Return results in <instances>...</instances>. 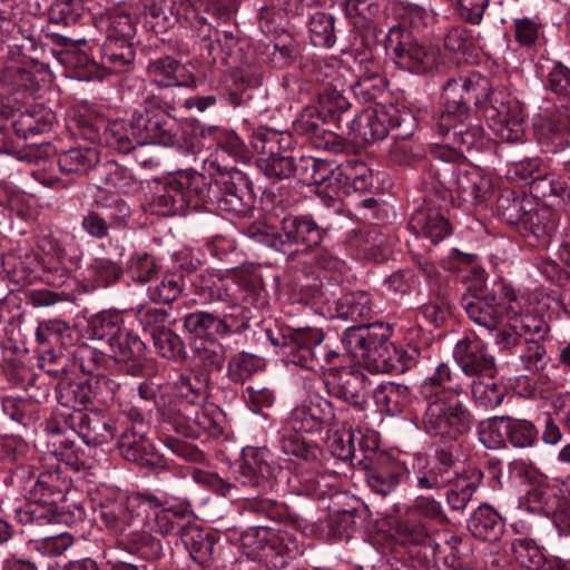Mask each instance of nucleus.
<instances>
[{
    "label": "nucleus",
    "mask_w": 570,
    "mask_h": 570,
    "mask_svg": "<svg viewBox=\"0 0 570 570\" xmlns=\"http://www.w3.org/2000/svg\"><path fill=\"white\" fill-rule=\"evenodd\" d=\"M483 479L478 469L460 470V462L452 449H439L430 465L417 473L416 487L421 490L449 488L445 500L451 510L463 512Z\"/></svg>",
    "instance_id": "f257e3e1"
},
{
    "label": "nucleus",
    "mask_w": 570,
    "mask_h": 570,
    "mask_svg": "<svg viewBox=\"0 0 570 570\" xmlns=\"http://www.w3.org/2000/svg\"><path fill=\"white\" fill-rule=\"evenodd\" d=\"M462 306L473 323L489 331L497 330L507 315H518L522 311L515 291L502 279L465 294Z\"/></svg>",
    "instance_id": "f03ea898"
},
{
    "label": "nucleus",
    "mask_w": 570,
    "mask_h": 570,
    "mask_svg": "<svg viewBox=\"0 0 570 570\" xmlns=\"http://www.w3.org/2000/svg\"><path fill=\"white\" fill-rule=\"evenodd\" d=\"M208 195L209 185L205 175L195 170H181L156 187L150 206L161 216L185 214L188 208L203 207Z\"/></svg>",
    "instance_id": "7ed1b4c3"
},
{
    "label": "nucleus",
    "mask_w": 570,
    "mask_h": 570,
    "mask_svg": "<svg viewBox=\"0 0 570 570\" xmlns=\"http://www.w3.org/2000/svg\"><path fill=\"white\" fill-rule=\"evenodd\" d=\"M246 234L257 243L285 252L291 245H303L306 249L317 247L324 230L309 216L287 215L281 220L279 229L266 223H254Z\"/></svg>",
    "instance_id": "20e7f679"
},
{
    "label": "nucleus",
    "mask_w": 570,
    "mask_h": 570,
    "mask_svg": "<svg viewBox=\"0 0 570 570\" xmlns=\"http://www.w3.org/2000/svg\"><path fill=\"white\" fill-rule=\"evenodd\" d=\"M148 14L157 20L163 30L173 28L176 23L189 28L191 37L203 45L207 55L216 59L215 51L219 47L218 31L199 16L191 0H155L147 9Z\"/></svg>",
    "instance_id": "39448f33"
},
{
    "label": "nucleus",
    "mask_w": 570,
    "mask_h": 570,
    "mask_svg": "<svg viewBox=\"0 0 570 570\" xmlns=\"http://www.w3.org/2000/svg\"><path fill=\"white\" fill-rule=\"evenodd\" d=\"M426 401L422 424L429 435L455 441L471 430L472 415L460 396L439 394Z\"/></svg>",
    "instance_id": "423d86ee"
},
{
    "label": "nucleus",
    "mask_w": 570,
    "mask_h": 570,
    "mask_svg": "<svg viewBox=\"0 0 570 570\" xmlns=\"http://www.w3.org/2000/svg\"><path fill=\"white\" fill-rule=\"evenodd\" d=\"M385 49L392 53L396 66L415 75L434 72L442 62L438 47L420 42L401 26L390 28L385 37Z\"/></svg>",
    "instance_id": "0eeeda50"
},
{
    "label": "nucleus",
    "mask_w": 570,
    "mask_h": 570,
    "mask_svg": "<svg viewBox=\"0 0 570 570\" xmlns=\"http://www.w3.org/2000/svg\"><path fill=\"white\" fill-rule=\"evenodd\" d=\"M390 335V327L382 323L361 324L348 327L342 342L355 356L373 361L377 371L390 372L395 368V350L389 341Z\"/></svg>",
    "instance_id": "6e6552de"
},
{
    "label": "nucleus",
    "mask_w": 570,
    "mask_h": 570,
    "mask_svg": "<svg viewBox=\"0 0 570 570\" xmlns=\"http://www.w3.org/2000/svg\"><path fill=\"white\" fill-rule=\"evenodd\" d=\"M279 471L269 461L265 449L247 448L243 450V462L239 465L237 483L225 481L217 474L206 476V482L213 491L226 497L238 485L257 488L267 493L275 488L276 472Z\"/></svg>",
    "instance_id": "1a4fd4ad"
},
{
    "label": "nucleus",
    "mask_w": 570,
    "mask_h": 570,
    "mask_svg": "<svg viewBox=\"0 0 570 570\" xmlns=\"http://www.w3.org/2000/svg\"><path fill=\"white\" fill-rule=\"evenodd\" d=\"M208 179L209 195L207 203L216 205L220 212L234 216H246L254 209L255 195L252 183L246 175L235 168L219 171Z\"/></svg>",
    "instance_id": "9d476101"
},
{
    "label": "nucleus",
    "mask_w": 570,
    "mask_h": 570,
    "mask_svg": "<svg viewBox=\"0 0 570 570\" xmlns=\"http://www.w3.org/2000/svg\"><path fill=\"white\" fill-rule=\"evenodd\" d=\"M198 288L212 301L246 302L256 308L263 307L266 297L258 276L249 273H234L232 276H200Z\"/></svg>",
    "instance_id": "9b49d317"
},
{
    "label": "nucleus",
    "mask_w": 570,
    "mask_h": 570,
    "mask_svg": "<svg viewBox=\"0 0 570 570\" xmlns=\"http://www.w3.org/2000/svg\"><path fill=\"white\" fill-rule=\"evenodd\" d=\"M489 86V80L476 72L449 79L443 86V111L439 117L438 128L451 126L456 118H469L470 104H483Z\"/></svg>",
    "instance_id": "f8f14e48"
},
{
    "label": "nucleus",
    "mask_w": 570,
    "mask_h": 570,
    "mask_svg": "<svg viewBox=\"0 0 570 570\" xmlns=\"http://www.w3.org/2000/svg\"><path fill=\"white\" fill-rule=\"evenodd\" d=\"M484 102L489 104L484 111L485 119L498 139L507 142L521 140L524 132L521 104L502 91L492 90L490 86L484 94Z\"/></svg>",
    "instance_id": "ddd939ff"
},
{
    "label": "nucleus",
    "mask_w": 570,
    "mask_h": 570,
    "mask_svg": "<svg viewBox=\"0 0 570 570\" xmlns=\"http://www.w3.org/2000/svg\"><path fill=\"white\" fill-rule=\"evenodd\" d=\"M131 129L139 146H175L179 142V125L159 107H145L131 117Z\"/></svg>",
    "instance_id": "4468645a"
},
{
    "label": "nucleus",
    "mask_w": 570,
    "mask_h": 570,
    "mask_svg": "<svg viewBox=\"0 0 570 570\" xmlns=\"http://www.w3.org/2000/svg\"><path fill=\"white\" fill-rule=\"evenodd\" d=\"M438 129L446 146L435 151L438 160L455 161L465 151L481 149L484 146V130L471 115L469 118H456L451 126Z\"/></svg>",
    "instance_id": "2eb2a0df"
},
{
    "label": "nucleus",
    "mask_w": 570,
    "mask_h": 570,
    "mask_svg": "<svg viewBox=\"0 0 570 570\" xmlns=\"http://www.w3.org/2000/svg\"><path fill=\"white\" fill-rule=\"evenodd\" d=\"M97 500L100 520L108 531L121 535L134 524L137 500L107 487L99 490Z\"/></svg>",
    "instance_id": "dca6fc26"
},
{
    "label": "nucleus",
    "mask_w": 570,
    "mask_h": 570,
    "mask_svg": "<svg viewBox=\"0 0 570 570\" xmlns=\"http://www.w3.org/2000/svg\"><path fill=\"white\" fill-rule=\"evenodd\" d=\"M367 460L364 466L366 483L382 497L393 492L409 475L405 464L386 452H373Z\"/></svg>",
    "instance_id": "f3484780"
},
{
    "label": "nucleus",
    "mask_w": 570,
    "mask_h": 570,
    "mask_svg": "<svg viewBox=\"0 0 570 570\" xmlns=\"http://www.w3.org/2000/svg\"><path fill=\"white\" fill-rule=\"evenodd\" d=\"M453 357L464 380L497 374L494 357L488 352L487 344L476 336L459 340L453 348Z\"/></svg>",
    "instance_id": "a211bd4d"
},
{
    "label": "nucleus",
    "mask_w": 570,
    "mask_h": 570,
    "mask_svg": "<svg viewBox=\"0 0 570 570\" xmlns=\"http://www.w3.org/2000/svg\"><path fill=\"white\" fill-rule=\"evenodd\" d=\"M400 126L397 117L387 111L364 110L353 119L346 120L351 139L355 142L373 144L384 139L390 128Z\"/></svg>",
    "instance_id": "6ab92c4d"
},
{
    "label": "nucleus",
    "mask_w": 570,
    "mask_h": 570,
    "mask_svg": "<svg viewBox=\"0 0 570 570\" xmlns=\"http://www.w3.org/2000/svg\"><path fill=\"white\" fill-rule=\"evenodd\" d=\"M333 417V404L316 395L304 400L293 409L288 417V425L295 432L312 433L321 431L324 426H331Z\"/></svg>",
    "instance_id": "aec40b11"
},
{
    "label": "nucleus",
    "mask_w": 570,
    "mask_h": 570,
    "mask_svg": "<svg viewBox=\"0 0 570 570\" xmlns=\"http://www.w3.org/2000/svg\"><path fill=\"white\" fill-rule=\"evenodd\" d=\"M409 228L416 235L439 244L452 234V226L432 198L425 199L411 216Z\"/></svg>",
    "instance_id": "412c9836"
},
{
    "label": "nucleus",
    "mask_w": 570,
    "mask_h": 570,
    "mask_svg": "<svg viewBox=\"0 0 570 570\" xmlns=\"http://www.w3.org/2000/svg\"><path fill=\"white\" fill-rule=\"evenodd\" d=\"M147 426L144 422L135 423L126 429L118 441L120 454L128 461L139 465H156L159 455L155 445L146 435Z\"/></svg>",
    "instance_id": "4be33fe9"
},
{
    "label": "nucleus",
    "mask_w": 570,
    "mask_h": 570,
    "mask_svg": "<svg viewBox=\"0 0 570 570\" xmlns=\"http://www.w3.org/2000/svg\"><path fill=\"white\" fill-rule=\"evenodd\" d=\"M325 385L331 395L344 403L367 400L366 376L358 370L331 367L326 374Z\"/></svg>",
    "instance_id": "5701e85b"
},
{
    "label": "nucleus",
    "mask_w": 570,
    "mask_h": 570,
    "mask_svg": "<svg viewBox=\"0 0 570 570\" xmlns=\"http://www.w3.org/2000/svg\"><path fill=\"white\" fill-rule=\"evenodd\" d=\"M331 122L316 107H306L293 122V130L308 139L316 148L332 149L337 145L338 135Z\"/></svg>",
    "instance_id": "b1692460"
},
{
    "label": "nucleus",
    "mask_w": 570,
    "mask_h": 570,
    "mask_svg": "<svg viewBox=\"0 0 570 570\" xmlns=\"http://www.w3.org/2000/svg\"><path fill=\"white\" fill-rule=\"evenodd\" d=\"M559 225V215L551 208L529 210L519 232L531 247L544 248L551 243Z\"/></svg>",
    "instance_id": "393cba45"
},
{
    "label": "nucleus",
    "mask_w": 570,
    "mask_h": 570,
    "mask_svg": "<svg viewBox=\"0 0 570 570\" xmlns=\"http://www.w3.org/2000/svg\"><path fill=\"white\" fill-rule=\"evenodd\" d=\"M184 409L179 412V417L175 423V429L178 433L197 439L204 433L209 435H218L222 433L219 425L220 413L217 409L212 406H191Z\"/></svg>",
    "instance_id": "a878e982"
},
{
    "label": "nucleus",
    "mask_w": 570,
    "mask_h": 570,
    "mask_svg": "<svg viewBox=\"0 0 570 570\" xmlns=\"http://www.w3.org/2000/svg\"><path fill=\"white\" fill-rule=\"evenodd\" d=\"M508 324L500 328L495 335L494 343L500 350H510L520 344L521 340L537 334L543 337L548 332L547 324L532 315H507Z\"/></svg>",
    "instance_id": "bb28decb"
},
{
    "label": "nucleus",
    "mask_w": 570,
    "mask_h": 570,
    "mask_svg": "<svg viewBox=\"0 0 570 570\" xmlns=\"http://www.w3.org/2000/svg\"><path fill=\"white\" fill-rule=\"evenodd\" d=\"M318 341V334L311 331H296L285 336L284 347L289 363L309 370L314 373L323 371V363L315 352V343Z\"/></svg>",
    "instance_id": "cd10ccee"
},
{
    "label": "nucleus",
    "mask_w": 570,
    "mask_h": 570,
    "mask_svg": "<svg viewBox=\"0 0 570 570\" xmlns=\"http://www.w3.org/2000/svg\"><path fill=\"white\" fill-rule=\"evenodd\" d=\"M2 264L8 277L18 285L24 286L38 279L55 283L51 273L45 269L39 255L33 252L23 255L8 254Z\"/></svg>",
    "instance_id": "c85d7f7f"
},
{
    "label": "nucleus",
    "mask_w": 570,
    "mask_h": 570,
    "mask_svg": "<svg viewBox=\"0 0 570 570\" xmlns=\"http://www.w3.org/2000/svg\"><path fill=\"white\" fill-rule=\"evenodd\" d=\"M263 71L256 63H244L229 73L225 83L224 99L233 107H239L250 100L248 89L261 85Z\"/></svg>",
    "instance_id": "c756f323"
},
{
    "label": "nucleus",
    "mask_w": 570,
    "mask_h": 570,
    "mask_svg": "<svg viewBox=\"0 0 570 570\" xmlns=\"http://www.w3.org/2000/svg\"><path fill=\"white\" fill-rule=\"evenodd\" d=\"M466 386L468 380L460 372H452L448 363H440L421 383L420 394L424 400H431L439 394L461 396Z\"/></svg>",
    "instance_id": "7c9ffc66"
},
{
    "label": "nucleus",
    "mask_w": 570,
    "mask_h": 570,
    "mask_svg": "<svg viewBox=\"0 0 570 570\" xmlns=\"http://www.w3.org/2000/svg\"><path fill=\"white\" fill-rule=\"evenodd\" d=\"M109 350L116 362L129 365L128 371L131 374L141 370L146 345L134 331L124 327L109 344Z\"/></svg>",
    "instance_id": "2f4dec72"
},
{
    "label": "nucleus",
    "mask_w": 570,
    "mask_h": 570,
    "mask_svg": "<svg viewBox=\"0 0 570 570\" xmlns=\"http://www.w3.org/2000/svg\"><path fill=\"white\" fill-rule=\"evenodd\" d=\"M210 379L207 374H199L193 370L180 374L176 380L174 387L178 399V412L188 406H200L209 397Z\"/></svg>",
    "instance_id": "473e14b6"
},
{
    "label": "nucleus",
    "mask_w": 570,
    "mask_h": 570,
    "mask_svg": "<svg viewBox=\"0 0 570 570\" xmlns=\"http://www.w3.org/2000/svg\"><path fill=\"white\" fill-rule=\"evenodd\" d=\"M433 187L441 188L444 193L455 191L463 200V196L471 187L473 169H462L454 165V161L438 160L431 166Z\"/></svg>",
    "instance_id": "72a5a7b5"
},
{
    "label": "nucleus",
    "mask_w": 570,
    "mask_h": 570,
    "mask_svg": "<svg viewBox=\"0 0 570 570\" xmlns=\"http://www.w3.org/2000/svg\"><path fill=\"white\" fill-rule=\"evenodd\" d=\"M333 181L346 195L364 194L373 187V175L363 161L350 159L335 168Z\"/></svg>",
    "instance_id": "f704fd0d"
},
{
    "label": "nucleus",
    "mask_w": 570,
    "mask_h": 570,
    "mask_svg": "<svg viewBox=\"0 0 570 570\" xmlns=\"http://www.w3.org/2000/svg\"><path fill=\"white\" fill-rule=\"evenodd\" d=\"M78 433L88 445H100L115 436V424L111 419L99 412H78L73 416Z\"/></svg>",
    "instance_id": "c9c22d12"
},
{
    "label": "nucleus",
    "mask_w": 570,
    "mask_h": 570,
    "mask_svg": "<svg viewBox=\"0 0 570 570\" xmlns=\"http://www.w3.org/2000/svg\"><path fill=\"white\" fill-rule=\"evenodd\" d=\"M471 534L483 541H498L504 530L501 515L489 504L478 507L468 520Z\"/></svg>",
    "instance_id": "e433bc0d"
},
{
    "label": "nucleus",
    "mask_w": 570,
    "mask_h": 570,
    "mask_svg": "<svg viewBox=\"0 0 570 570\" xmlns=\"http://www.w3.org/2000/svg\"><path fill=\"white\" fill-rule=\"evenodd\" d=\"M55 500L38 499L16 509V519L22 525L31 529H42L47 525L60 524L62 514L53 504Z\"/></svg>",
    "instance_id": "4c0bfd02"
},
{
    "label": "nucleus",
    "mask_w": 570,
    "mask_h": 570,
    "mask_svg": "<svg viewBox=\"0 0 570 570\" xmlns=\"http://www.w3.org/2000/svg\"><path fill=\"white\" fill-rule=\"evenodd\" d=\"M373 397L380 410L391 415L402 413L413 401L409 386L395 382L379 384L373 392Z\"/></svg>",
    "instance_id": "58836bf2"
},
{
    "label": "nucleus",
    "mask_w": 570,
    "mask_h": 570,
    "mask_svg": "<svg viewBox=\"0 0 570 570\" xmlns=\"http://www.w3.org/2000/svg\"><path fill=\"white\" fill-rule=\"evenodd\" d=\"M269 538L267 553H264L263 557L276 569L284 568L302 552L295 535L287 531L272 529Z\"/></svg>",
    "instance_id": "ea45409f"
},
{
    "label": "nucleus",
    "mask_w": 570,
    "mask_h": 570,
    "mask_svg": "<svg viewBox=\"0 0 570 570\" xmlns=\"http://www.w3.org/2000/svg\"><path fill=\"white\" fill-rule=\"evenodd\" d=\"M334 171L335 168H332L330 163L303 156L298 159L294 158L292 177L306 186H323L327 183L332 185Z\"/></svg>",
    "instance_id": "a19ab883"
},
{
    "label": "nucleus",
    "mask_w": 570,
    "mask_h": 570,
    "mask_svg": "<svg viewBox=\"0 0 570 570\" xmlns=\"http://www.w3.org/2000/svg\"><path fill=\"white\" fill-rule=\"evenodd\" d=\"M318 110L337 129L342 128L344 116L348 112L351 104L343 89L337 85L326 83L317 94Z\"/></svg>",
    "instance_id": "79ce46f5"
},
{
    "label": "nucleus",
    "mask_w": 570,
    "mask_h": 570,
    "mask_svg": "<svg viewBox=\"0 0 570 570\" xmlns=\"http://www.w3.org/2000/svg\"><path fill=\"white\" fill-rule=\"evenodd\" d=\"M94 204L101 210L111 228L121 229L128 226L131 217V207L117 193L99 190Z\"/></svg>",
    "instance_id": "37998d69"
},
{
    "label": "nucleus",
    "mask_w": 570,
    "mask_h": 570,
    "mask_svg": "<svg viewBox=\"0 0 570 570\" xmlns=\"http://www.w3.org/2000/svg\"><path fill=\"white\" fill-rule=\"evenodd\" d=\"M250 146L258 154L257 158H268L282 150H289L293 146V137L287 131L259 127L250 136Z\"/></svg>",
    "instance_id": "c03bdc74"
},
{
    "label": "nucleus",
    "mask_w": 570,
    "mask_h": 570,
    "mask_svg": "<svg viewBox=\"0 0 570 570\" xmlns=\"http://www.w3.org/2000/svg\"><path fill=\"white\" fill-rule=\"evenodd\" d=\"M184 73L185 67L169 56L150 60L147 66L148 77L160 88L186 85Z\"/></svg>",
    "instance_id": "a18cd8bd"
},
{
    "label": "nucleus",
    "mask_w": 570,
    "mask_h": 570,
    "mask_svg": "<svg viewBox=\"0 0 570 570\" xmlns=\"http://www.w3.org/2000/svg\"><path fill=\"white\" fill-rule=\"evenodd\" d=\"M471 387L472 400L475 405L484 410H492L501 405L505 387L495 381V375H483L468 382Z\"/></svg>",
    "instance_id": "49530a36"
},
{
    "label": "nucleus",
    "mask_w": 570,
    "mask_h": 570,
    "mask_svg": "<svg viewBox=\"0 0 570 570\" xmlns=\"http://www.w3.org/2000/svg\"><path fill=\"white\" fill-rule=\"evenodd\" d=\"M131 42L106 40L102 46L101 63L110 72H124L130 69L135 60Z\"/></svg>",
    "instance_id": "de8ad7c7"
},
{
    "label": "nucleus",
    "mask_w": 570,
    "mask_h": 570,
    "mask_svg": "<svg viewBox=\"0 0 570 570\" xmlns=\"http://www.w3.org/2000/svg\"><path fill=\"white\" fill-rule=\"evenodd\" d=\"M336 317L362 322L373 313L371 297L366 292H353L335 302Z\"/></svg>",
    "instance_id": "09e8293b"
},
{
    "label": "nucleus",
    "mask_w": 570,
    "mask_h": 570,
    "mask_svg": "<svg viewBox=\"0 0 570 570\" xmlns=\"http://www.w3.org/2000/svg\"><path fill=\"white\" fill-rule=\"evenodd\" d=\"M99 163V154L95 148H70L58 157V165L62 173L83 175Z\"/></svg>",
    "instance_id": "8fccbe9b"
},
{
    "label": "nucleus",
    "mask_w": 570,
    "mask_h": 570,
    "mask_svg": "<svg viewBox=\"0 0 570 570\" xmlns=\"http://www.w3.org/2000/svg\"><path fill=\"white\" fill-rule=\"evenodd\" d=\"M367 400L347 402L340 409H334L333 422L331 428H342L344 431H355L362 434V429L367 417Z\"/></svg>",
    "instance_id": "3c124183"
},
{
    "label": "nucleus",
    "mask_w": 570,
    "mask_h": 570,
    "mask_svg": "<svg viewBox=\"0 0 570 570\" xmlns=\"http://www.w3.org/2000/svg\"><path fill=\"white\" fill-rule=\"evenodd\" d=\"M147 289L148 297L155 303L170 304L177 299L185 286L181 273L167 272Z\"/></svg>",
    "instance_id": "603ef678"
},
{
    "label": "nucleus",
    "mask_w": 570,
    "mask_h": 570,
    "mask_svg": "<svg viewBox=\"0 0 570 570\" xmlns=\"http://www.w3.org/2000/svg\"><path fill=\"white\" fill-rule=\"evenodd\" d=\"M181 540L195 561L203 563L212 557L215 542L207 531L197 525L184 528Z\"/></svg>",
    "instance_id": "864d4df0"
},
{
    "label": "nucleus",
    "mask_w": 570,
    "mask_h": 570,
    "mask_svg": "<svg viewBox=\"0 0 570 570\" xmlns=\"http://www.w3.org/2000/svg\"><path fill=\"white\" fill-rule=\"evenodd\" d=\"M104 186L99 190L129 193L137 186V180L126 167L116 163L104 164L98 169Z\"/></svg>",
    "instance_id": "5fc2aeb1"
},
{
    "label": "nucleus",
    "mask_w": 570,
    "mask_h": 570,
    "mask_svg": "<svg viewBox=\"0 0 570 570\" xmlns=\"http://www.w3.org/2000/svg\"><path fill=\"white\" fill-rule=\"evenodd\" d=\"M131 129V120L115 119L106 125L104 138L106 144L122 154H128L138 145Z\"/></svg>",
    "instance_id": "6e6d98bb"
},
{
    "label": "nucleus",
    "mask_w": 570,
    "mask_h": 570,
    "mask_svg": "<svg viewBox=\"0 0 570 570\" xmlns=\"http://www.w3.org/2000/svg\"><path fill=\"white\" fill-rule=\"evenodd\" d=\"M511 551L515 562L529 570H540L546 558L533 539L517 538L511 542Z\"/></svg>",
    "instance_id": "4d7b16f0"
},
{
    "label": "nucleus",
    "mask_w": 570,
    "mask_h": 570,
    "mask_svg": "<svg viewBox=\"0 0 570 570\" xmlns=\"http://www.w3.org/2000/svg\"><path fill=\"white\" fill-rule=\"evenodd\" d=\"M156 351L165 358L181 361L186 356L183 340L166 327L153 328L150 333Z\"/></svg>",
    "instance_id": "13d9d810"
},
{
    "label": "nucleus",
    "mask_w": 570,
    "mask_h": 570,
    "mask_svg": "<svg viewBox=\"0 0 570 570\" xmlns=\"http://www.w3.org/2000/svg\"><path fill=\"white\" fill-rule=\"evenodd\" d=\"M124 328L122 316L118 313L101 312L95 315L89 322L91 338L107 341L108 345Z\"/></svg>",
    "instance_id": "bf43d9fd"
},
{
    "label": "nucleus",
    "mask_w": 570,
    "mask_h": 570,
    "mask_svg": "<svg viewBox=\"0 0 570 570\" xmlns=\"http://www.w3.org/2000/svg\"><path fill=\"white\" fill-rule=\"evenodd\" d=\"M262 360L256 355L239 352L229 358L227 376L234 383L244 384L262 368Z\"/></svg>",
    "instance_id": "052dcab7"
},
{
    "label": "nucleus",
    "mask_w": 570,
    "mask_h": 570,
    "mask_svg": "<svg viewBox=\"0 0 570 570\" xmlns=\"http://www.w3.org/2000/svg\"><path fill=\"white\" fill-rule=\"evenodd\" d=\"M185 328L197 336L223 335L226 324L218 321V316L208 312L198 311L189 313L184 318Z\"/></svg>",
    "instance_id": "680f3d73"
},
{
    "label": "nucleus",
    "mask_w": 570,
    "mask_h": 570,
    "mask_svg": "<svg viewBox=\"0 0 570 570\" xmlns=\"http://www.w3.org/2000/svg\"><path fill=\"white\" fill-rule=\"evenodd\" d=\"M282 150L268 158H257L256 165L259 170L271 180L278 181L287 179L293 175L294 158Z\"/></svg>",
    "instance_id": "e2e57ef3"
},
{
    "label": "nucleus",
    "mask_w": 570,
    "mask_h": 570,
    "mask_svg": "<svg viewBox=\"0 0 570 570\" xmlns=\"http://www.w3.org/2000/svg\"><path fill=\"white\" fill-rule=\"evenodd\" d=\"M525 346L520 354L524 371L533 374H541L550 362L547 350L539 340L532 335L525 337Z\"/></svg>",
    "instance_id": "0e129e2a"
},
{
    "label": "nucleus",
    "mask_w": 570,
    "mask_h": 570,
    "mask_svg": "<svg viewBox=\"0 0 570 570\" xmlns=\"http://www.w3.org/2000/svg\"><path fill=\"white\" fill-rule=\"evenodd\" d=\"M245 509L259 515H264L272 521H283L288 517V508L284 502L276 499L257 495L246 499Z\"/></svg>",
    "instance_id": "69168bd1"
},
{
    "label": "nucleus",
    "mask_w": 570,
    "mask_h": 570,
    "mask_svg": "<svg viewBox=\"0 0 570 570\" xmlns=\"http://www.w3.org/2000/svg\"><path fill=\"white\" fill-rule=\"evenodd\" d=\"M127 274L134 283L146 284L156 278L158 266L150 255L136 253L127 263Z\"/></svg>",
    "instance_id": "338daca9"
},
{
    "label": "nucleus",
    "mask_w": 570,
    "mask_h": 570,
    "mask_svg": "<svg viewBox=\"0 0 570 570\" xmlns=\"http://www.w3.org/2000/svg\"><path fill=\"white\" fill-rule=\"evenodd\" d=\"M278 446L288 456H295L304 461H314L320 454V449L306 442L297 432L283 434Z\"/></svg>",
    "instance_id": "774afa93"
}]
</instances>
